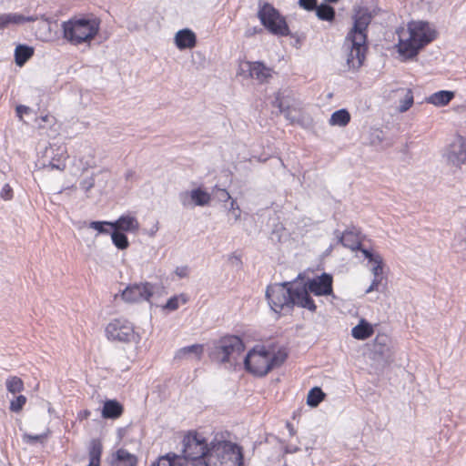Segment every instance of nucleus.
<instances>
[{
    "label": "nucleus",
    "instance_id": "f257e3e1",
    "mask_svg": "<svg viewBox=\"0 0 466 466\" xmlns=\"http://www.w3.org/2000/svg\"><path fill=\"white\" fill-rule=\"evenodd\" d=\"M379 9L358 5L353 8V25L346 35V62L349 69H359L365 59L367 50V31L371 20L378 15Z\"/></svg>",
    "mask_w": 466,
    "mask_h": 466
},
{
    "label": "nucleus",
    "instance_id": "f03ea898",
    "mask_svg": "<svg viewBox=\"0 0 466 466\" xmlns=\"http://www.w3.org/2000/svg\"><path fill=\"white\" fill-rule=\"evenodd\" d=\"M266 298L270 309L278 314L290 313L294 307L306 309L315 312L317 306L305 289H299L295 282L286 281L269 285L266 290Z\"/></svg>",
    "mask_w": 466,
    "mask_h": 466
},
{
    "label": "nucleus",
    "instance_id": "7ed1b4c3",
    "mask_svg": "<svg viewBox=\"0 0 466 466\" xmlns=\"http://www.w3.org/2000/svg\"><path fill=\"white\" fill-rule=\"evenodd\" d=\"M409 38L400 40L399 52L407 58L417 56L419 51L436 38V30L425 21H412L408 25Z\"/></svg>",
    "mask_w": 466,
    "mask_h": 466
},
{
    "label": "nucleus",
    "instance_id": "20e7f679",
    "mask_svg": "<svg viewBox=\"0 0 466 466\" xmlns=\"http://www.w3.org/2000/svg\"><path fill=\"white\" fill-rule=\"evenodd\" d=\"M63 36L73 45H80L95 38L99 31L96 19L73 17L62 24Z\"/></svg>",
    "mask_w": 466,
    "mask_h": 466
},
{
    "label": "nucleus",
    "instance_id": "39448f33",
    "mask_svg": "<svg viewBox=\"0 0 466 466\" xmlns=\"http://www.w3.org/2000/svg\"><path fill=\"white\" fill-rule=\"evenodd\" d=\"M243 456L240 448L229 441L212 443L206 466H242Z\"/></svg>",
    "mask_w": 466,
    "mask_h": 466
},
{
    "label": "nucleus",
    "instance_id": "423d86ee",
    "mask_svg": "<svg viewBox=\"0 0 466 466\" xmlns=\"http://www.w3.org/2000/svg\"><path fill=\"white\" fill-rule=\"evenodd\" d=\"M245 346L240 338L228 336L222 338L215 346L213 359L221 364L236 366L239 364L240 355L244 352Z\"/></svg>",
    "mask_w": 466,
    "mask_h": 466
},
{
    "label": "nucleus",
    "instance_id": "0eeeda50",
    "mask_svg": "<svg viewBox=\"0 0 466 466\" xmlns=\"http://www.w3.org/2000/svg\"><path fill=\"white\" fill-rule=\"evenodd\" d=\"M210 448L204 437L197 432H189L183 439V459L196 464H205Z\"/></svg>",
    "mask_w": 466,
    "mask_h": 466
},
{
    "label": "nucleus",
    "instance_id": "6e6552de",
    "mask_svg": "<svg viewBox=\"0 0 466 466\" xmlns=\"http://www.w3.org/2000/svg\"><path fill=\"white\" fill-rule=\"evenodd\" d=\"M258 16L261 24L271 34L281 36L289 35V29L285 18L270 4L264 3L258 12Z\"/></svg>",
    "mask_w": 466,
    "mask_h": 466
},
{
    "label": "nucleus",
    "instance_id": "1a4fd4ad",
    "mask_svg": "<svg viewBox=\"0 0 466 466\" xmlns=\"http://www.w3.org/2000/svg\"><path fill=\"white\" fill-rule=\"evenodd\" d=\"M106 334L109 339L120 342L136 341L138 338L132 323L122 319H116L109 322L106 328Z\"/></svg>",
    "mask_w": 466,
    "mask_h": 466
},
{
    "label": "nucleus",
    "instance_id": "9d476101",
    "mask_svg": "<svg viewBox=\"0 0 466 466\" xmlns=\"http://www.w3.org/2000/svg\"><path fill=\"white\" fill-rule=\"evenodd\" d=\"M157 289L150 282L134 283L128 285L120 294L121 299L127 303L149 301Z\"/></svg>",
    "mask_w": 466,
    "mask_h": 466
},
{
    "label": "nucleus",
    "instance_id": "9b49d317",
    "mask_svg": "<svg viewBox=\"0 0 466 466\" xmlns=\"http://www.w3.org/2000/svg\"><path fill=\"white\" fill-rule=\"evenodd\" d=\"M245 369L259 377L267 375L270 371V366L267 357V350H251L244 358Z\"/></svg>",
    "mask_w": 466,
    "mask_h": 466
},
{
    "label": "nucleus",
    "instance_id": "f8f14e48",
    "mask_svg": "<svg viewBox=\"0 0 466 466\" xmlns=\"http://www.w3.org/2000/svg\"><path fill=\"white\" fill-rule=\"evenodd\" d=\"M333 278L329 273H322L313 279H309L303 286L299 285V289H305L307 293L315 296L333 295Z\"/></svg>",
    "mask_w": 466,
    "mask_h": 466
},
{
    "label": "nucleus",
    "instance_id": "ddd939ff",
    "mask_svg": "<svg viewBox=\"0 0 466 466\" xmlns=\"http://www.w3.org/2000/svg\"><path fill=\"white\" fill-rule=\"evenodd\" d=\"M246 72L248 73V77L254 78L260 83H264L272 76L273 70L272 68L266 66L265 64L260 61H246L240 64L238 74L243 75Z\"/></svg>",
    "mask_w": 466,
    "mask_h": 466
},
{
    "label": "nucleus",
    "instance_id": "4468645a",
    "mask_svg": "<svg viewBox=\"0 0 466 466\" xmlns=\"http://www.w3.org/2000/svg\"><path fill=\"white\" fill-rule=\"evenodd\" d=\"M447 160L455 167H460L466 163V142L461 137L450 146Z\"/></svg>",
    "mask_w": 466,
    "mask_h": 466
},
{
    "label": "nucleus",
    "instance_id": "2eb2a0df",
    "mask_svg": "<svg viewBox=\"0 0 466 466\" xmlns=\"http://www.w3.org/2000/svg\"><path fill=\"white\" fill-rule=\"evenodd\" d=\"M174 40L179 50L191 49L197 45V36L195 33L188 28L177 31Z\"/></svg>",
    "mask_w": 466,
    "mask_h": 466
},
{
    "label": "nucleus",
    "instance_id": "dca6fc26",
    "mask_svg": "<svg viewBox=\"0 0 466 466\" xmlns=\"http://www.w3.org/2000/svg\"><path fill=\"white\" fill-rule=\"evenodd\" d=\"M137 458L125 449H119L113 454L110 466H136Z\"/></svg>",
    "mask_w": 466,
    "mask_h": 466
},
{
    "label": "nucleus",
    "instance_id": "f3484780",
    "mask_svg": "<svg viewBox=\"0 0 466 466\" xmlns=\"http://www.w3.org/2000/svg\"><path fill=\"white\" fill-rule=\"evenodd\" d=\"M334 234L338 238V242L345 248L351 250H357L360 248V242L358 235L351 230H345L342 234L339 230H335Z\"/></svg>",
    "mask_w": 466,
    "mask_h": 466
},
{
    "label": "nucleus",
    "instance_id": "a211bd4d",
    "mask_svg": "<svg viewBox=\"0 0 466 466\" xmlns=\"http://www.w3.org/2000/svg\"><path fill=\"white\" fill-rule=\"evenodd\" d=\"M139 228V224L136 218L131 216H121L118 219L112 222L111 229L119 231H136Z\"/></svg>",
    "mask_w": 466,
    "mask_h": 466
},
{
    "label": "nucleus",
    "instance_id": "6ab92c4d",
    "mask_svg": "<svg viewBox=\"0 0 466 466\" xmlns=\"http://www.w3.org/2000/svg\"><path fill=\"white\" fill-rule=\"evenodd\" d=\"M103 445L100 440L92 439L88 445V460L87 466H100Z\"/></svg>",
    "mask_w": 466,
    "mask_h": 466
},
{
    "label": "nucleus",
    "instance_id": "aec40b11",
    "mask_svg": "<svg viewBox=\"0 0 466 466\" xmlns=\"http://www.w3.org/2000/svg\"><path fill=\"white\" fill-rule=\"evenodd\" d=\"M204 349L201 344H194L179 349L175 355V359H196L200 360L203 354Z\"/></svg>",
    "mask_w": 466,
    "mask_h": 466
},
{
    "label": "nucleus",
    "instance_id": "412c9836",
    "mask_svg": "<svg viewBox=\"0 0 466 466\" xmlns=\"http://www.w3.org/2000/svg\"><path fill=\"white\" fill-rule=\"evenodd\" d=\"M454 96L455 93L453 91L441 90L431 95L426 98V101L436 106H447Z\"/></svg>",
    "mask_w": 466,
    "mask_h": 466
},
{
    "label": "nucleus",
    "instance_id": "4be33fe9",
    "mask_svg": "<svg viewBox=\"0 0 466 466\" xmlns=\"http://www.w3.org/2000/svg\"><path fill=\"white\" fill-rule=\"evenodd\" d=\"M123 410V406L117 400H108L104 403L102 416L105 419L115 420L122 415Z\"/></svg>",
    "mask_w": 466,
    "mask_h": 466
},
{
    "label": "nucleus",
    "instance_id": "5701e85b",
    "mask_svg": "<svg viewBox=\"0 0 466 466\" xmlns=\"http://www.w3.org/2000/svg\"><path fill=\"white\" fill-rule=\"evenodd\" d=\"M374 332L373 327L365 319H361L358 325L351 329V335L357 339H366Z\"/></svg>",
    "mask_w": 466,
    "mask_h": 466
},
{
    "label": "nucleus",
    "instance_id": "b1692460",
    "mask_svg": "<svg viewBox=\"0 0 466 466\" xmlns=\"http://www.w3.org/2000/svg\"><path fill=\"white\" fill-rule=\"evenodd\" d=\"M34 55V48L25 45H18L15 50V61L19 66H24Z\"/></svg>",
    "mask_w": 466,
    "mask_h": 466
},
{
    "label": "nucleus",
    "instance_id": "393cba45",
    "mask_svg": "<svg viewBox=\"0 0 466 466\" xmlns=\"http://www.w3.org/2000/svg\"><path fill=\"white\" fill-rule=\"evenodd\" d=\"M317 17L321 21L332 22L335 19V9L328 3H322L315 8Z\"/></svg>",
    "mask_w": 466,
    "mask_h": 466
},
{
    "label": "nucleus",
    "instance_id": "a878e982",
    "mask_svg": "<svg viewBox=\"0 0 466 466\" xmlns=\"http://www.w3.org/2000/svg\"><path fill=\"white\" fill-rule=\"evenodd\" d=\"M183 459L175 453L160 456L151 466H183Z\"/></svg>",
    "mask_w": 466,
    "mask_h": 466
},
{
    "label": "nucleus",
    "instance_id": "bb28decb",
    "mask_svg": "<svg viewBox=\"0 0 466 466\" xmlns=\"http://www.w3.org/2000/svg\"><path fill=\"white\" fill-rule=\"evenodd\" d=\"M190 198L194 205L200 207L208 205L211 200L210 195L201 188L192 189Z\"/></svg>",
    "mask_w": 466,
    "mask_h": 466
},
{
    "label": "nucleus",
    "instance_id": "cd10ccee",
    "mask_svg": "<svg viewBox=\"0 0 466 466\" xmlns=\"http://www.w3.org/2000/svg\"><path fill=\"white\" fill-rule=\"evenodd\" d=\"M350 121V115L346 109H339L335 111L330 118L329 124L331 126L345 127Z\"/></svg>",
    "mask_w": 466,
    "mask_h": 466
},
{
    "label": "nucleus",
    "instance_id": "c85d7f7f",
    "mask_svg": "<svg viewBox=\"0 0 466 466\" xmlns=\"http://www.w3.org/2000/svg\"><path fill=\"white\" fill-rule=\"evenodd\" d=\"M325 393L319 387L312 388L307 397V404L312 408L319 406V404L324 400Z\"/></svg>",
    "mask_w": 466,
    "mask_h": 466
},
{
    "label": "nucleus",
    "instance_id": "c756f323",
    "mask_svg": "<svg viewBox=\"0 0 466 466\" xmlns=\"http://www.w3.org/2000/svg\"><path fill=\"white\" fill-rule=\"evenodd\" d=\"M112 230L113 231L111 232V238H112L113 244L118 249L123 250V249L127 248L129 246V242H128L127 235L119 230H116V229H112Z\"/></svg>",
    "mask_w": 466,
    "mask_h": 466
},
{
    "label": "nucleus",
    "instance_id": "7c9ffc66",
    "mask_svg": "<svg viewBox=\"0 0 466 466\" xmlns=\"http://www.w3.org/2000/svg\"><path fill=\"white\" fill-rule=\"evenodd\" d=\"M5 387L8 392L16 394L24 390V382L19 377L11 376L6 379Z\"/></svg>",
    "mask_w": 466,
    "mask_h": 466
},
{
    "label": "nucleus",
    "instance_id": "2f4dec72",
    "mask_svg": "<svg viewBox=\"0 0 466 466\" xmlns=\"http://www.w3.org/2000/svg\"><path fill=\"white\" fill-rule=\"evenodd\" d=\"M267 357L268 360V365L270 366V370L274 368L279 367L287 359V354L282 351H278L277 353H271L267 350Z\"/></svg>",
    "mask_w": 466,
    "mask_h": 466
},
{
    "label": "nucleus",
    "instance_id": "473e14b6",
    "mask_svg": "<svg viewBox=\"0 0 466 466\" xmlns=\"http://www.w3.org/2000/svg\"><path fill=\"white\" fill-rule=\"evenodd\" d=\"M7 16H8V24L9 25L10 24L22 25L26 22H35L37 19L36 16H33V15L25 16L24 15L16 14V13L7 14Z\"/></svg>",
    "mask_w": 466,
    "mask_h": 466
},
{
    "label": "nucleus",
    "instance_id": "72a5a7b5",
    "mask_svg": "<svg viewBox=\"0 0 466 466\" xmlns=\"http://www.w3.org/2000/svg\"><path fill=\"white\" fill-rule=\"evenodd\" d=\"M182 304H186L187 302V297L185 294H180L178 296L171 297L164 306V309H168L170 311L176 310L179 307V302Z\"/></svg>",
    "mask_w": 466,
    "mask_h": 466
},
{
    "label": "nucleus",
    "instance_id": "f704fd0d",
    "mask_svg": "<svg viewBox=\"0 0 466 466\" xmlns=\"http://www.w3.org/2000/svg\"><path fill=\"white\" fill-rule=\"evenodd\" d=\"M240 216H241V210H240L238 205L237 204V201L234 199H231L230 208L228 210V223L230 225L234 224L240 218Z\"/></svg>",
    "mask_w": 466,
    "mask_h": 466
},
{
    "label": "nucleus",
    "instance_id": "c9c22d12",
    "mask_svg": "<svg viewBox=\"0 0 466 466\" xmlns=\"http://www.w3.org/2000/svg\"><path fill=\"white\" fill-rule=\"evenodd\" d=\"M111 221H92L89 223V228L96 230L101 234H108L111 230Z\"/></svg>",
    "mask_w": 466,
    "mask_h": 466
},
{
    "label": "nucleus",
    "instance_id": "e433bc0d",
    "mask_svg": "<svg viewBox=\"0 0 466 466\" xmlns=\"http://www.w3.org/2000/svg\"><path fill=\"white\" fill-rule=\"evenodd\" d=\"M26 397L24 395H18L13 400H10V406L9 409L12 412L18 413L20 412L25 404L26 403Z\"/></svg>",
    "mask_w": 466,
    "mask_h": 466
},
{
    "label": "nucleus",
    "instance_id": "4c0bfd02",
    "mask_svg": "<svg viewBox=\"0 0 466 466\" xmlns=\"http://www.w3.org/2000/svg\"><path fill=\"white\" fill-rule=\"evenodd\" d=\"M412 104H413V94L410 89H408L406 92L405 97L402 100H400V102L399 111L402 112V113L408 111L410 108V106H412Z\"/></svg>",
    "mask_w": 466,
    "mask_h": 466
},
{
    "label": "nucleus",
    "instance_id": "58836bf2",
    "mask_svg": "<svg viewBox=\"0 0 466 466\" xmlns=\"http://www.w3.org/2000/svg\"><path fill=\"white\" fill-rule=\"evenodd\" d=\"M359 250L361 251L365 258H367L370 263L380 262V258L381 257L380 254L374 253L367 248H362L361 247Z\"/></svg>",
    "mask_w": 466,
    "mask_h": 466
},
{
    "label": "nucleus",
    "instance_id": "ea45409f",
    "mask_svg": "<svg viewBox=\"0 0 466 466\" xmlns=\"http://www.w3.org/2000/svg\"><path fill=\"white\" fill-rule=\"evenodd\" d=\"M80 188L85 192H88L95 186V177L91 176L81 180Z\"/></svg>",
    "mask_w": 466,
    "mask_h": 466
},
{
    "label": "nucleus",
    "instance_id": "a19ab883",
    "mask_svg": "<svg viewBox=\"0 0 466 466\" xmlns=\"http://www.w3.org/2000/svg\"><path fill=\"white\" fill-rule=\"evenodd\" d=\"M373 266L371 268V272L376 278H382L383 273V259L380 257V262H372Z\"/></svg>",
    "mask_w": 466,
    "mask_h": 466
},
{
    "label": "nucleus",
    "instance_id": "79ce46f5",
    "mask_svg": "<svg viewBox=\"0 0 466 466\" xmlns=\"http://www.w3.org/2000/svg\"><path fill=\"white\" fill-rule=\"evenodd\" d=\"M299 5L307 11H313L318 5V0H299Z\"/></svg>",
    "mask_w": 466,
    "mask_h": 466
},
{
    "label": "nucleus",
    "instance_id": "37998d69",
    "mask_svg": "<svg viewBox=\"0 0 466 466\" xmlns=\"http://www.w3.org/2000/svg\"><path fill=\"white\" fill-rule=\"evenodd\" d=\"M178 198L183 207H188L193 203L190 198V191H183L179 193Z\"/></svg>",
    "mask_w": 466,
    "mask_h": 466
},
{
    "label": "nucleus",
    "instance_id": "c03bdc74",
    "mask_svg": "<svg viewBox=\"0 0 466 466\" xmlns=\"http://www.w3.org/2000/svg\"><path fill=\"white\" fill-rule=\"evenodd\" d=\"M382 278H376L374 277L371 284L370 287L366 289V293H370L371 291H380V287L381 285Z\"/></svg>",
    "mask_w": 466,
    "mask_h": 466
},
{
    "label": "nucleus",
    "instance_id": "a18cd8bd",
    "mask_svg": "<svg viewBox=\"0 0 466 466\" xmlns=\"http://www.w3.org/2000/svg\"><path fill=\"white\" fill-rule=\"evenodd\" d=\"M0 196L2 198L8 200L11 199L13 197V191L11 187L8 184H5L0 193Z\"/></svg>",
    "mask_w": 466,
    "mask_h": 466
},
{
    "label": "nucleus",
    "instance_id": "49530a36",
    "mask_svg": "<svg viewBox=\"0 0 466 466\" xmlns=\"http://www.w3.org/2000/svg\"><path fill=\"white\" fill-rule=\"evenodd\" d=\"M175 273L180 279L187 278L189 274V268L187 266L177 267L175 270Z\"/></svg>",
    "mask_w": 466,
    "mask_h": 466
},
{
    "label": "nucleus",
    "instance_id": "de8ad7c7",
    "mask_svg": "<svg viewBox=\"0 0 466 466\" xmlns=\"http://www.w3.org/2000/svg\"><path fill=\"white\" fill-rule=\"evenodd\" d=\"M383 133L381 130H375V132L372 134V144H376L377 142H381L383 139Z\"/></svg>",
    "mask_w": 466,
    "mask_h": 466
},
{
    "label": "nucleus",
    "instance_id": "09e8293b",
    "mask_svg": "<svg viewBox=\"0 0 466 466\" xmlns=\"http://www.w3.org/2000/svg\"><path fill=\"white\" fill-rule=\"evenodd\" d=\"M30 108L26 106H16V114L21 118L23 114H27L29 112Z\"/></svg>",
    "mask_w": 466,
    "mask_h": 466
},
{
    "label": "nucleus",
    "instance_id": "8fccbe9b",
    "mask_svg": "<svg viewBox=\"0 0 466 466\" xmlns=\"http://www.w3.org/2000/svg\"><path fill=\"white\" fill-rule=\"evenodd\" d=\"M8 16L7 14L0 15V28L6 27L8 25Z\"/></svg>",
    "mask_w": 466,
    "mask_h": 466
},
{
    "label": "nucleus",
    "instance_id": "3c124183",
    "mask_svg": "<svg viewBox=\"0 0 466 466\" xmlns=\"http://www.w3.org/2000/svg\"><path fill=\"white\" fill-rule=\"evenodd\" d=\"M25 438L29 440L30 441L32 442H35V441H41L43 438H44V435H30V434H25Z\"/></svg>",
    "mask_w": 466,
    "mask_h": 466
},
{
    "label": "nucleus",
    "instance_id": "603ef678",
    "mask_svg": "<svg viewBox=\"0 0 466 466\" xmlns=\"http://www.w3.org/2000/svg\"><path fill=\"white\" fill-rule=\"evenodd\" d=\"M49 167L52 168V169H58V170H63L66 167L65 164H62V163H58V164H56L54 162H50L49 163Z\"/></svg>",
    "mask_w": 466,
    "mask_h": 466
},
{
    "label": "nucleus",
    "instance_id": "864d4df0",
    "mask_svg": "<svg viewBox=\"0 0 466 466\" xmlns=\"http://www.w3.org/2000/svg\"><path fill=\"white\" fill-rule=\"evenodd\" d=\"M228 199H231L229 193L227 190L222 189L221 190V200L227 201Z\"/></svg>",
    "mask_w": 466,
    "mask_h": 466
},
{
    "label": "nucleus",
    "instance_id": "5fc2aeb1",
    "mask_svg": "<svg viewBox=\"0 0 466 466\" xmlns=\"http://www.w3.org/2000/svg\"><path fill=\"white\" fill-rule=\"evenodd\" d=\"M274 106H278L279 108L280 112H284V106L282 102L277 97L275 101L273 102Z\"/></svg>",
    "mask_w": 466,
    "mask_h": 466
},
{
    "label": "nucleus",
    "instance_id": "6e6d98bb",
    "mask_svg": "<svg viewBox=\"0 0 466 466\" xmlns=\"http://www.w3.org/2000/svg\"><path fill=\"white\" fill-rule=\"evenodd\" d=\"M327 3H332V4H335V3H338L339 0H325Z\"/></svg>",
    "mask_w": 466,
    "mask_h": 466
},
{
    "label": "nucleus",
    "instance_id": "4d7b16f0",
    "mask_svg": "<svg viewBox=\"0 0 466 466\" xmlns=\"http://www.w3.org/2000/svg\"><path fill=\"white\" fill-rule=\"evenodd\" d=\"M46 119H47V116H46L45 117H43V120H44V121H46Z\"/></svg>",
    "mask_w": 466,
    "mask_h": 466
}]
</instances>
